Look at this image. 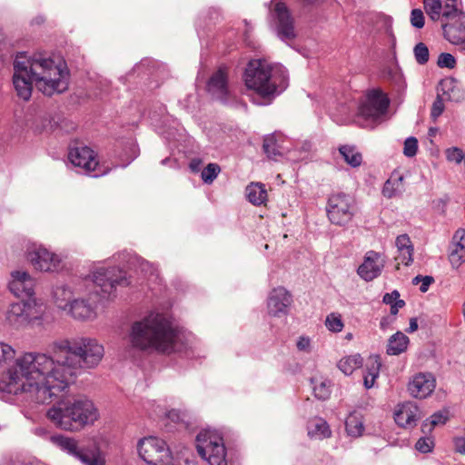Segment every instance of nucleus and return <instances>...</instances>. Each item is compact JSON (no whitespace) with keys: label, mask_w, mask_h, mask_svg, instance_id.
Listing matches in <instances>:
<instances>
[{"label":"nucleus","mask_w":465,"mask_h":465,"mask_svg":"<svg viewBox=\"0 0 465 465\" xmlns=\"http://www.w3.org/2000/svg\"><path fill=\"white\" fill-rule=\"evenodd\" d=\"M53 357L45 353H25L3 377L9 393H26L37 403L51 402L74 381L76 370L94 368L102 361L104 349L96 339L77 337L55 341Z\"/></svg>","instance_id":"1"},{"label":"nucleus","mask_w":465,"mask_h":465,"mask_svg":"<svg viewBox=\"0 0 465 465\" xmlns=\"http://www.w3.org/2000/svg\"><path fill=\"white\" fill-rule=\"evenodd\" d=\"M13 83L17 95L27 101L33 84L38 91L51 96L67 90L69 74L63 63L35 54L28 58L25 53L17 54L14 62Z\"/></svg>","instance_id":"2"},{"label":"nucleus","mask_w":465,"mask_h":465,"mask_svg":"<svg viewBox=\"0 0 465 465\" xmlns=\"http://www.w3.org/2000/svg\"><path fill=\"white\" fill-rule=\"evenodd\" d=\"M131 346L141 351L171 354L185 348L184 336L162 314H151L132 324Z\"/></svg>","instance_id":"3"},{"label":"nucleus","mask_w":465,"mask_h":465,"mask_svg":"<svg viewBox=\"0 0 465 465\" xmlns=\"http://www.w3.org/2000/svg\"><path fill=\"white\" fill-rule=\"evenodd\" d=\"M48 420L61 430L77 432L99 419L98 409L86 398H63L46 413Z\"/></svg>","instance_id":"4"},{"label":"nucleus","mask_w":465,"mask_h":465,"mask_svg":"<svg viewBox=\"0 0 465 465\" xmlns=\"http://www.w3.org/2000/svg\"><path fill=\"white\" fill-rule=\"evenodd\" d=\"M245 85L261 97H270L277 92V84L272 75V68L263 60H252L248 63L243 75Z\"/></svg>","instance_id":"5"},{"label":"nucleus","mask_w":465,"mask_h":465,"mask_svg":"<svg viewBox=\"0 0 465 465\" xmlns=\"http://www.w3.org/2000/svg\"><path fill=\"white\" fill-rule=\"evenodd\" d=\"M139 457L146 465H179L166 442L157 437H146L137 443Z\"/></svg>","instance_id":"6"},{"label":"nucleus","mask_w":465,"mask_h":465,"mask_svg":"<svg viewBox=\"0 0 465 465\" xmlns=\"http://www.w3.org/2000/svg\"><path fill=\"white\" fill-rule=\"evenodd\" d=\"M199 455L210 465H227L226 448L223 437L211 430H203L196 437Z\"/></svg>","instance_id":"7"},{"label":"nucleus","mask_w":465,"mask_h":465,"mask_svg":"<svg viewBox=\"0 0 465 465\" xmlns=\"http://www.w3.org/2000/svg\"><path fill=\"white\" fill-rule=\"evenodd\" d=\"M52 440L63 450L85 465H105L104 454L98 447L82 448L75 439L63 435L54 436Z\"/></svg>","instance_id":"8"},{"label":"nucleus","mask_w":465,"mask_h":465,"mask_svg":"<svg viewBox=\"0 0 465 465\" xmlns=\"http://www.w3.org/2000/svg\"><path fill=\"white\" fill-rule=\"evenodd\" d=\"M356 212V203L351 195L338 193L329 198L327 214L331 223L344 226L352 220Z\"/></svg>","instance_id":"9"},{"label":"nucleus","mask_w":465,"mask_h":465,"mask_svg":"<svg viewBox=\"0 0 465 465\" xmlns=\"http://www.w3.org/2000/svg\"><path fill=\"white\" fill-rule=\"evenodd\" d=\"M93 285L96 294H111L116 285H127L129 284L126 273L116 267L112 268H99L93 274Z\"/></svg>","instance_id":"10"},{"label":"nucleus","mask_w":465,"mask_h":465,"mask_svg":"<svg viewBox=\"0 0 465 465\" xmlns=\"http://www.w3.org/2000/svg\"><path fill=\"white\" fill-rule=\"evenodd\" d=\"M390 100L381 89L369 90L359 106V114L365 119L376 120L384 115Z\"/></svg>","instance_id":"11"},{"label":"nucleus","mask_w":465,"mask_h":465,"mask_svg":"<svg viewBox=\"0 0 465 465\" xmlns=\"http://www.w3.org/2000/svg\"><path fill=\"white\" fill-rule=\"evenodd\" d=\"M68 158L74 166L82 168L94 177L102 176L107 173V170L99 164L94 152L87 146L72 148Z\"/></svg>","instance_id":"12"},{"label":"nucleus","mask_w":465,"mask_h":465,"mask_svg":"<svg viewBox=\"0 0 465 465\" xmlns=\"http://www.w3.org/2000/svg\"><path fill=\"white\" fill-rule=\"evenodd\" d=\"M460 0H423L426 14L432 21L452 20L461 12Z\"/></svg>","instance_id":"13"},{"label":"nucleus","mask_w":465,"mask_h":465,"mask_svg":"<svg viewBox=\"0 0 465 465\" xmlns=\"http://www.w3.org/2000/svg\"><path fill=\"white\" fill-rule=\"evenodd\" d=\"M27 260L35 270L41 272L55 271L61 262L55 253L41 245H32L27 249Z\"/></svg>","instance_id":"14"},{"label":"nucleus","mask_w":465,"mask_h":465,"mask_svg":"<svg viewBox=\"0 0 465 465\" xmlns=\"http://www.w3.org/2000/svg\"><path fill=\"white\" fill-rule=\"evenodd\" d=\"M384 256L375 251H368L362 263L358 267V275L366 282H371L379 277L385 266Z\"/></svg>","instance_id":"15"},{"label":"nucleus","mask_w":465,"mask_h":465,"mask_svg":"<svg viewBox=\"0 0 465 465\" xmlns=\"http://www.w3.org/2000/svg\"><path fill=\"white\" fill-rule=\"evenodd\" d=\"M273 13L276 19L277 32L282 40H293L296 37L294 19L287 5L279 2L274 5Z\"/></svg>","instance_id":"16"},{"label":"nucleus","mask_w":465,"mask_h":465,"mask_svg":"<svg viewBox=\"0 0 465 465\" xmlns=\"http://www.w3.org/2000/svg\"><path fill=\"white\" fill-rule=\"evenodd\" d=\"M35 311V306L31 302H15L10 305L6 319L14 326H21L38 318Z\"/></svg>","instance_id":"17"},{"label":"nucleus","mask_w":465,"mask_h":465,"mask_svg":"<svg viewBox=\"0 0 465 465\" xmlns=\"http://www.w3.org/2000/svg\"><path fill=\"white\" fill-rule=\"evenodd\" d=\"M420 411L417 404L412 401H405L396 406L394 411V420L401 428H413L420 419Z\"/></svg>","instance_id":"18"},{"label":"nucleus","mask_w":465,"mask_h":465,"mask_svg":"<svg viewBox=\"0 0 465 465\" xmlns=\"http://www.w3.org/2000/svg\"><path fill=\"white\" fill-rule=\"evenodd\" d=\"M445 38L452 45H460L465 50V14L461 11L452 20L442 23Z\"/></svg>","instance_id":"19"},{"label":"nucleus","mask_w":465,"mask_h":465,"mask_svg":"<svg viewBox=\"0 0 465 465\" xmlns=\"http://www.w3.org/2000/svg\"><path fill=\"white\" fill-rule=\"evenodd\" d=\"M436 381L430 373H419L413 377L408 385L410 394L418 399H425L434 391Z\"/></svg>","instance_id":"20"},{"label":"nucleus","mask_w":465,"mask_h":465,"mask_svg":"<svg viewBox=\"0 0 465 465\" xmlns=\"http://www.w3.org/2000/svg\"><path fill=\"white\" fill-rule=\"evenodd\" d=\"M34 288L35 281L28 272L20 271L12 272L9 289L15 296L30 298L34 294Z\"/></svg>","instance_id":"21"},{"label":"nucleus","mask_w":465,"mask_h":465,"mask_svg":"<svg viewBox=\"0 0 465 465\" xmlns=\"http://www.w3.org/2000/svg\"><path fill=\"white\" fill-rule=\"evenodd\" d=\"M207 90L222 101H225L228 98V71L226 68L220 67L213 74L208 81Z\"/></svg>","instance_id":"22"},{"label":"nucleus","mask_w":465,"mask_h":465,"mask_svg":"<svg viewBox=\"0 0 465 465\" xmlns=\"http://www.w3.org/2000/svg\"><path fill=\"white\" fill-rule=\"evenodd\" d=\"M291 303L292 296L288 291L282 287L275 288L272 291L268 298L269 312L274 316L285 314Z\"/></svg>","instance_id":"23"},{"label":"nucleus","mask_w":465,"mask_h":465,"mask_svg":"<svg viewBox=\"0 0 465 465\" xmlns=\"http://www.w3.org/2000/svg\"><path fill=\"white\" fill-rule=\"evenodd\" d=\"M449 261L451 266L458 269L465 262V230L455 232L450 245Z\"/></svg>","instance_id":"24"},{"label":"nucleus","mask_w":465,"mask_h":465,"mask_svg":"<svg viewBox=\"0 0 465 465\" xmlns=\"http://www.w3.org/2000/svg\"><path fill=\"white\" fill-rule=\"evenodd\" d=\"M68 312L74 318L79 320H88L95 316L93 304L80 298L74 299Z\"/></svg>","instance_id":"25"},{"label":"nucleus","mask_w":465,"mask_h":465,"mask_svg":"<svg viewBox=\"0 0 465 465\" xmlns=\"http://www.w3.org/2000/svg\"><path fill=\"white\" fill-rule=\"evenodd\" d=\"M404 177L400 172L394 171L386 181L382 193L387 198L394 197L404 191Z\"/></svg>","instance_id":"26"},{"label":"nucleus","mask_w":465,"mask_h":465,"mask_svg":"<svg viewBox=\"0 0 465 465\" xmlns=\"http://www.w3.org/2000/svg\"><path fill=\"white\" fill-rule=\"evenodd\" d=\"M245 194L248 201L253 205L260 206L267 201V190L265 185L261 183H252L245 189Z\"/></svg>","instance_id":"27"},{"label":"nucleus","mask_w":465,"mask_h":465,"mask_svg":"<svg viewBox=\"0 0 465 465\" xmlns=\"http://www.w3.org/2000/svg\"><path fill=\"white\" fill-rule=\"evenodd\" d=\"M409 343V337L397 331L389 339L386 351L389 355H399L407 350Z\"/></svg>","instance_id":"28"},{"label":"nucleus","mask_w":465,"mask_h":465,"mask_svg":"<svg viewBox=\"0 0 465 465\" xmlns=\"http://www.w3.org/2000/svg\"><path fill=\"white\" fill-rule=\"evenodd\" d=\"M74 299V293L65 286H57L54 290V302L62 310L68 311Z\"/></svg>","instance_id":"29"},{"label":"nucleus","mask_w":465,"mask_h":465,"mask_svg":"<svg viewBox=\"0 0 465 465\" xmlns=\"http://www.w3.org/2000/svg\"><path fill=\"white\" fill-rule=\"evenodd\" d=\"M346 430L352 437H360L364 430L363 420L361 413L353 411L350 413L345 421Z\"/></svg>","instance_id":"30"},{"label":"nucleus","mask_w":465,"mask_h":465,"mask_svg":"<svg viewBox=\"0 0 465 465\" xmlns=\"http://www.w3.org/2000/svg\"><path fill=\"white\" fill-rule=\"evenodd\" d=\"M363 360L359 353L343 357L338 362V368L346 375L351 374L362 366Z\"/></svg>","instance_id":"31"},{"label":"nucleus","mask_w":465,"mask_h":465,"mask_svg":"<svg viewBox=\"0 0 465 465\" xmlns=\"http://www.w3.org/2000/svg\"><path fill=\"white\" fill-rule=\"evenodd\" d=\"M282 142V136L279 134V143ZM263 151L269 158H274L282 154V146L278 143L275 134L268 135L263 140Z\"/></svg>","instance_id":"32"},{"label":"nucleus","mask_w":465,"mask_h":465,"mask_svg":"<svg viewBox=\"0 0 465 465\" xmlns=\"http://www.w3.org/2000/svg\"><path fill=\"white\" fill-rule=\"evenodd\" d=\"M339 152L344 161L351 167H358L361 164L362 156L354 146L342 145L339 148Z\"/></svg>","instance_id":"33"},{"label":"nucleus","mask_w":465,"mask_h":465,"mask_svg":"<svg viewBox=\"0 0 465 465\" xmlns=\"http://www.w3.org/2000/svg\"><path fill=\"white\" fill-rule=\"evenodd\" d=\"M383 302L391 305V313L396 315L401 308L405 305L403 300L400 299L398 291H393L391 293H386L383 296Z\"/></svg>","instance_id":"34"},{"label":"nucleus","mask_w":465,"mask_h":465,"mask_svg":"<svg viewBox=\"0 0 465 465\" xmlns=\"http://www.w3.org/2000/svg\"><path fill=\"white\" fill-rule=\"evenodd\" d=\"M446 421L447 416L442 412H437L422 423L421 430L423 432H431L436 426L443 425Z\"/></svg>","instance_id":"35"},{"label":"nucleus","mask_w":465,"mask_h":465,"mask_svg":"<svg viewBox=\"0 0 465 465\" xmlns=\"http://www.w3.org/2000/svg\"><path fill=\"white\" fill-rule=\"evenodd\" d=\"M325 325L329 331L333 332H340L344 327L341 315L336 312H332L326 317Z\"/></svg>","instance_id":"36"},{"label":"nucleus","mask_w":465,"mask_h":465,"mask_svg":"<svg viewBox=\"0 0 465 465\" xmlns=\"http://www.w3.org/2000/svg\"><path fill=\"white\" fill-rule=\"evenodd\" d=\"M331 382L329 381H322L316 382L313 386V391L319 400H327L331 395Z\"/></svg>","instance_id":"37"},{"label":"nucleus","mask_w":465,"mask_h":465,"mask_svg":"<svg viewBox=\"0 0 465 465\" xmlns=\"http://www.w3.org/2000/svg\"><path fill=\"white\" fill-rule=\"evenodd\" d=\"M381 367V361L380 356L372 355L368 359L366 365V373L377 379L380 374Z\"/></svg>","instance_id":"38"},{"label":"nucleus","mask_w":465,"mask_h":465,"mask_svg":"<svg viewBox=\"0 0 465 465\" xmlns=\"http://www.w3.org/2000/svg\"><path fill=\"white\" fill-rule=\"evenodd\" d=\"M221 169L217 163H209L203 171H202V179L205 183H212L213 180L217 177Z\"/></svg>","instance_id":"39"},{"label":"nucleus","mask_w":465,"mask_h":465,"mask_svg":"<svg viewBox=\"0 0 465 465\" xmlns=\"http://www.w3.org/2000/svg\"><path fill=\"white\" fill-rule=\"evenodd\" d=\"M311 427H313L312 433L326 438L330 436V429L327 422L322 419H315L311 422Z\"/></svg>","instance_id":"40"},{"label":"nucleus","mask_w":465,"mask_h":465,"mask_svg":"<svg viewBox=\"0 0 465 465\" xmlns=\"http://www.w3.org/2000/svg\"><path fill=\"white\" fill-rule=\"evenodd\" d=\"M414 56L418 64H425L429 61L430 53L427 45L423 43H419L414 47Z\"/></svg>","instance_id":"41"},{"label":"nucleus","mask_w":465,"mask_h":465,"mask_svg":"<svg viewBox=\"0 0 465 465\" xmlns=\"http://www.w3.org/2000/svg\"><path fill=\"white\" fill-rule=\"evenodd\" d=\"M434 445H435V443H434L433 437L425 436V437L420 438L417 440V442L415 444V448L418 451H420L421 453H429V452L432 451Z\"/></svg>","instance_id":"42"},{"label":"nucleus","mask_w":465,"mask_h":465,"mask_svg":"<svg viewBox=\"0 0 465 465\" xmlns=\"http://www.w3.org/2000/svg\"><path fill=\"white\" fill-rule=\"evenodd\" d=\"M395 260L397 262V269H399L400 264H411L413 261V248L398 250Z\"/></svg>","instance_id":"43"},{"label":"nucleus","mask_w":465,"mask_h":465,"mask_svg":"<svg viewBox=\"0 0 465 465\" xmlns=\"http://www.w3.org/2000/svg\"><path fill=\"white\" fill-rule=\"evenodd\" d=\"M437 64L440 68H450L452 69L456 65V59L454 56L448 53H442L438 57Z\"/></svg>","instance_id":"44"},{"label":"nucleus","mask_w":465,"mask_h":465,"mask_svg":"<svg viewBox=\"0 0 465 465\" xmlns=\"http://www.w3.org/2000/svg\"><path fill=\"white\" fill-rule=\"evenodd\" d=\"M446 158L449 162L460 163L462 160L465 158V153H463L461 149H459L457 147L449 148L446 150Z\"/></svg>","instance_id":"45"},{"label":"nucleus","mask_w":465,"mask_h":465,"mask_svg":"<svg viewBox=\"0 0 465 465\" xmlns=\"http://www.w3.org/2000/svg\"><path fill=\"white\" fill-rule=\"evenodd\" d=\"M425 17L423 12L419 9H413L411 13V24L415 28L420 29L424 26Z\"/></svg>","instance_id":"46"},{"label":"nucleus","mask_w":465,"mask_h":465,"mask_svg":"<svg viewBox=\"0 0 465 465\" xmlns=\"http://www.w3.org/2000/svg\"><path fill=\"white\" fill-rule=\"evenodd\" d=\"M418 150V141L414 137L408 138L404 143L403 153L408 157H412Z\"/></svg>","instance_id":"47"},{"label":"nucleus","mask_w":465,"mask_h":465,"mask_svg":"<svg viewBox=\"0 0 465 465\" xmlns=\"http://www.w3.org/2000/svg\"><path fill=\"white\" fill-rule=\"evenodd\" d=\"M15 350L8 344L0 342V363L15 357Z\"/></svg>","instance_id":"48"},{"label":"nucleus","mask_w":465,"mask_h":465,"mask_svg":"<svg viewBox=\"0 0 465 465\" xmlns=\"http://www.w3.org/2000/svg\"><path fill=\"white\" fill-rule=\"evenodd\" d=\"M433 278L431 276H416L412 282L413 284H419V282H421L420 286V290L421 292H426L430 287V285L433 282Z\"/></svg>","instance_id":"49"},{"label":"nucleus","mask_w":465,"mask_h":465,"mask_svg":"<svg viewBox=\"0 0 465 465\" xmlns=\"http://www.w3.org/2000/svg\"><path fill=\"white\" fill-rule=\"evenodd\" d=\"M396 246L398 250L413 248L411 239L407 234H401L397 237Z\"/></svg>","instance_id":"50"},{"label":"nucleus","mask_w":465,"mask_h":465,"mask_svg":"<svg viewBox=\"0 0 465 465\" xmlns=\"http://www.w3.org/2000/svg\"><path fill=\"white\" fill-rule=\"evenodd\" d=\"M296 347L300 351L309 352L311 350V340L308 337L302 336L296 342Z\"/></svg>","instance_id":"51"},{"label":"nucleus","mask_w":465,"mask_h":465,"mask_svg":"<svg viewBox=\"0 0 465 465\" xmlns=\"http://www.w3.org/2000/svg\"><path fill=\"white\" fill-rule=\"evenodd\" d=\"M444 110V104H443V102L441 99H437L433 104H432V108H431V116L433 118H437L439 117L442 112Z\"/></svg>","instance_id":"52"},{"label":"nucleus","mask_w":465,"mask_h":465,"mask_svg":"<svg viewBox=\"0 0 465 465\" xmlns=\"http://www.w3.org/2000/svg\"><path fill=\"white\" fill-rule=\"evenodd\" d=\"M168 419H170L172 421L179 423L181 421L184 420V418L186 417V414L184 412H182L178 410H172L167 414Z\"/></svg>","instance_id":"53"},{"label":"nucleus","mask_w":465,"mask_h":465,"mask_svg":"<svg viewBox=\"0 0 465 465\" xmlns=\"http://www.w3.org/2000/svg\"><path fill=\"white\" fill-rule=\"evenodd\" d=\"M202 164H203V162L201 159L193 158L190 162L189 167L192 170V172L196 173V172L200 171Z\"/></svg>","instance_id":"54"},{"label":"nucleus","mask_w":465,"mask_h":465,"mask_svg":"<svg viewBox=\"0 0 465 465\" xmlns=\"http://www.w3.org/2000/svg\"><path fill=\"white\" fill-rule=\"evenodd\" d=\"M455 448L458 452L465 454V438H457L455 440Z\"/></svg>","instance_id":"55"},{"label":"nucleus","mask_w":465,"mask_h":465,"mask_svg":"<svg viewBox=\"0 0 465 465\" xmlns=\"http://www.w3.org/2000/svg\"><path fill=\"white\" fill-rule=\"evenodd\" d=\"M375 381H376V378L369 375L368 373H366L364 375V386L367 388V389H370L371 388L374 383H375Z\"/></svg>","instance_id":"56"},{"label":"nucleus","mask_w":465,"mask_h":465,"mask_svg":"<svg viewBox=\"0 0 465 465\" xmlns=\"http://www.w3.org/2000/svg\"><path fill=\"white\" fill-rule=\"evenodd\" d=\"M417 329H418L417 320L415 318H411L410 321V327L407 331L409 332H413V331H417Z\"/></svg>","instance_id":"57"},{"label":"nucleus","mask_w":465,"mask_h":465,"mask_svg":"<svg viewBox=\"0 0 465 465\" xmlns=\"http://www.w3.org/2000/svg\"><path fill=\"white\" fill-rule=\"evenodd\" d=\"M279 93L285 88V78L282 75H279Z\"/></svg>","instance_id":"58"},{"label":"nucleus","mask_w":465,"mask_h":465,"mask_svg":"<svg viewBox=\"0 0 465 465\" xmlns=\"http://www.w3.org/2000/svg\"><path fill=\"white\" fill-rule=\"evenodd\" d=\"M437 133H438V129H437V128H435V127H430V128L429 129L428 135H429L430 137H434V136H436Z\"/></svg>","instance_id":"59"},{"label":"nucleus","mask_w":465,"mask_h":465,"mask_svg":"<svg viewBox=\"0 0 465 465\" xmlns=\"http://www.w3.org/2000/svg\"><path fill=\"white\" fill-rule=\"evenodd\" d=\"M351 338H352V334L351 333H348L346 335V339L351 340Z\"/></svg>","instance_id":"60"}]
</instances>
